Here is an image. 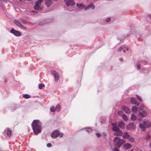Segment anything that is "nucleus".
<instances>
[{
	"label": "nucleus",
	"instance_id": "1",
	"mask_svg": "<svg viewBox=\"0 0 151 151\" xmlns=\"http://www.w3.org/2000/svg\"><path fill=\"white\" fill-rule=\"evenodd\" d=\"M41 125V122L39 120H34L33 121L32 126L35 134L37 135L41 133L42 129Z\"/></svg>",
	"mask_w": 151,
	"mask_h": 151
},
{
	"label": "nucleus",
	"instance_id": "42",
	"mask_svg": "<svg viewBox=\"0 0 151 151\" xmlns=\"http://www.w3.org/2000/svg\"><path fill=\"white\" fill-rule=\"evenodd\" d=\"M96 134L98 137H99L101 136V134L99 133H96Z\"/></svg>",
	"mask_w": 151,
	"mask_h": 151
},
{
	"label": "nucleus",
	"instance_id": "35",
	"mask_svg": "<svg viewBox=\"0 0 151 151\" xmlns=\"http://www.w3.org/2000/svg\"><path fill=\"white\" fill-rule=\"evenodd\" d=\"M20 28H22L24 30H26L27 29V27L25 26H24L22 25V26H21Z\"/></svg>",
	"mask_w": 151,
	"mask_h": 151
},
{
	"label": "nucleus",
	"instance_id": "17",
	"mask_svg": "<svg viewBox=\"0 0 151 151\" xmlns=\"http://www.w3.org/2000/svg\"><path fill=\"white\" fill-rule=\"evenodd\" d=\"M118 125L120 128L123 129L125 127V124L123 122H120L119 123Z\"/></svg>",
	"mask_w": 151,
	"mask_h": 151
},
{
	"label": "nucleus",
	"instance_id": "47",
	"mask_svg": "<svg viewBox=\"0 0 151 151\" xmlns=\"http://www.w3.org/2000/svg\"><path fill=\"white\" fill-rule=\"evenodd\" d=\"M122 111H118V113L119 114H121L122 113Z\"/></svg>",
	"mask_w": 151,
	"mask_h": 151
},
{
	"label": "nucleus",
	"instance_id": "23",
	"mask_svg": "<svg viewBox=\"0 0 151 151\" xmlns=\"http://www.w3.org/2000/svg\"><path fill=\"white\" fill-rule=\"evenodd\" d=\"M6 133V135L8 136L10 135L11 133V131L10 130H9L8 128H6L4 131Z\"/></svg>",
	"mask_w": 151,
	"mask_h": 151
},
{
	"label": "nucleus",
	"instance_id": "24",
	"mask_svg": "<svg viewBox=\"0 0 151 151\" xmlns=\"http://www.w3.org/2000/svg\"><path fill=\"white\" fill-rule=\"evenodd\" d=\"M142 63V62L140 60H139L138 61L137 63V68L138 69L140 68L141 66L140 64Z\"/></svg>",
	"mask_w": 151,
	"mask_h": 151
},
{
	"label": "nucleus",
	"instance_id": "45",
	"mask_svg": "<svg viewBox=\"0 0 151 151\" xmlns=\"http://www.w3.org/2000/svg\"><path fill=\"white\" fill-rule=\"evenodd\" d=\"M89 129V130H91V129H90V127H86V128H83V129Z\"/></svg>",
	"mask_w": 151,
	"mask_h": 151
},
{
	"label": "nucleus",
	"instance_id": "32",
	"mask_svg": "<svg viewBox=\"0 0 151 151\" xmlns=\"http://www.w3.org/2000/svg\"><path fill=\"white\" fill-rule=\"evenodd\" d=\"M44 86V85L43 83H40L39 85V88L40 89H42Z\"/></svg>",
	"mask_w": 151,
	"mask_h": 151
},
{
	"label": "nucleus",
	"instance_id": "46",
	"mask_svg": "<svg viewBox=\"0 0 151 151\" xmlns=\"http://www.w3.org/2000/svg\"><path fill=\"white\" fill-rule=\"evenodd\" d=\"M119 60L121 61H123V59L122 58H120L119 59Z\"/></svg>",
	"mask_w": 151,
	"mask_h": 151
},
{
	"label": "nucleus",
	"instance_id": "10",
	"mask_svg": "<svg viewBox=\"0 0 151 151\" xmlns=\"http://www.w3.org/2000/svg\"><path fill=\"white\" fill-rule=\"evenodd\" d=\"M123 146L126 150H128L131 148L132 147V145L129 143H125L123 145Z\"/></svg>",
	"mask_w": 151,
	"mask_h": 151
},
{
	"label": "nucleus",
	"instance_id": "21",
	"mask_svg": "<svg viewBox=\"0 0 151 151\" xmlns=\"http://www.w3.org/2000/svg\"><path fill=\"white\" fill-rule=\"evenodd\" d=\"M132 111L134 113H136L137 111V108L135 106H134L132 107Z\"/></svg>",
	"mask_w": 151,
	"mask_h": 151
},
{
	"label": "nucleus",
	"instance_id": "51",
	"mask_svg": "<svg viewBox=\"0 0 151 151\" xmlns=\"http://www.w3.org/2000/svg\"><path fill=\"white\" fill-rule=\"evenodd\" d=\"M150 148H151V143H150Z\"/></svg>",
	"mask_w": 151,
	"mask_h": 151
},
{
	"label": "nucleus",
	"instance_id": "54",
	"mask_svg": "<svg viewBox=\"0 0 151 151\" xmlns=\"http://www.w3.org/2000/svg\"><path fill=\"white\" fill-rule=\"evenodd\" d=\"M132 151V150H131V151Z\"/></svg>",
	"mask_w": 151,
	"mask_h": 151
},
{
	"label": "nucleus",
	"instance_id": "28",
	"mask_svg": "<svg viewBox=\"0 0 151 151\" xmlns=\"http://www.w3.org/2000/svg\"><path fill=\"white\" fill-rule=\"evenodd\" d=\"M23 97L25 99H27L30 98V96L27 94H24L23 95Z\"/></svg>",
	"mask_w": 151,
	"mask_h": 151
},
{
	"label": "nucleus",
	"instance_id": "39",
	"mask_svg": "<svg viewBox=\"0 0 151 151\" xmlns=\"http://www.w3.org/2000/svg\"><path fill=\"white\" fill-rule=\"evenodd\" d=\"M111 20V19L110 18H108L106 20V22H109Z\"/></svg>",
	"mask_w": 151,
	"mask_h": 151
},
{
	"label": "nucleus",
	"instance_id": "33",
	"mask_svg": "<svg viewBox=\"0 0 151 151\" xmlns=\"http://www.w3.org/2000/svg\"><path fill=\"white\" fill-rule=\"evenodd\" d=\"M50 111L52 112H54L56 110V109H55V107L53 106H52L50 108Z\"/></svg>",
	"mask_w": 151,
	"mask_h": 151
},
{
	"label": "nucleus",
	"instance_id": "53",
	"mask_svg": "<svg viewBox=\"0 0 151 151\" xmlns=\"http://www.w3.org/2000/svg\"><path fill=\"white\" fill-rule=\"evenodd\" d=\"M40 24H41V22L40 23Z\"/></svg>",
	"mask_w": 151,
	"mask_h": 151
},
{
	"label": "nucleus",
	"instance_id": "9",
	"mask_svg": "<svg viewBox=\"0 0 151 151\" xmlns=\"http://www.w3.org/2000/svg\"><path fill=\"white\" fill-rule=\"evenodd\" d=\"M139 115L143 117H146L147 115V112L144 109H140L139 111Z\"/></svg>",
	"mask_w": 151,
	"mask_h": 151
},
{
	"label": "nucleus",
	"instance_id": "30",
	"mask_svg": "<svg viewBox=\"0 0 151 151\" xmlns=\"http://www.w3.org/2000/svg\"><path fill=\"white\" fill-rule=\"evenodd\" d=\"M56 110L57 111H59L60 110V106L59 104H58L56 107L55 108Z\"/></svg>",
	"mask_w": 151,
	"mask_h": 151
},
{
	"label": "nucleus",
	"instance_id": "52",
	"mask_svg": "<svg viewBox=\"0 0 151 151\" xmlns=\"http://www.w3.org/2000/svg\"><path fill=\"white\" fill-rule=\"evenodd\" d=\"M128 49H129L128 48H127V50H128Z\"/></svg>",
	"mask_w": 151,
	"mask_h": 151
},
{
	"label": "nucleus",
	"instance_id": "36",
	"mask_svg": "<svg viewBox=\"0 0 151 151\" xmlns=\"http://www.w3.org/2000/svg\"><path fill=\"white\" fill-rule=\"evenodd\" d=\"M145 138L146 139H150V136L149 134H147L146 135Z\"/></svg>",
	"mask_w": 151,
	"mask_h": 151
},
{
	"label": "nucleus",
	"instance_id": "14",
	"mask_svg": "<svg viewBox=\"0 0 151 151\" xmlns=\"http://www.w3.org/2000/svg\"><path fill=\"white\" fill-rule=\"evenodd\" d=\"M131 102L133 104H136L137 106L139 105V104L136 101V99L132 98L131 99Z\"/></svg>",
	"mask_w": 151,
	"mask_h": 151
},
{
	"label": "nucleus",
	"instance_id": "48",
	"mask_svg": "<svg viewBox=\"0 0 151 151\" xmlns=\"http://www.w3.org/2000/svg\"><path fill=\"white\" fill-rule=\"evenodd\" d=\"M138 120L139 122H140L141 121V120L140 119H138Z\"/></svg>",
	"mask_w": 151,
	"mask_h": 151
},
{
	"label": "nucleus",
	"instance_id": "50",
	"mask_svg": "<svg viewBox=\"0 0 151 151\" xmlns=\"http://www.w3.org/2000/svg\"><path fill=\"white\" fill-rule=\"evenodd\" d=\"M86 131L88 133L89 132V131H88V130H86Z\"/></svg>",
	"mask_w": 151,
	"mask_h": 151
},
{
	"label": "nucleus",
	"instance_id": "37",
	"mask_svg": "<svg viewBox=\"0 0 151 151\" xmlns=\"http://www.w3.org/2000/svg\"><path fill=\"white\" fill-rule=\"evenodd\" d=\"M90 6H91V5H90V4L87 6L86 7L84 8L85 9V10H87V9H88L90 8Z\"/></svg>",
	"mask_w": 151,
	"mask_h": 151
},
{
	"label": "nucleus",
	"instance_id": "16",
	"mask_svg": "<svg viewBox=\"0 0 151 151\" xmlns=\"http://www.w3.org/2000/svg\"><path fill=\"white\" fill-rule=\"evenodd\" d=\"M52 0H45V4L47 7H49L51 5Z\"/></svg>",
	"mask_w": 151,
	"mask_h": 151
},
{
	"label": "nucleus",
	"instance_id": "18",
	"mask_svg": "<svg viewBox=\"0 0 151 151\" xmlns=\"http://www.w3.org/2000/svg\"><path fill=\"white\" fill-rule=\"evenodd\" d=\"M76 6L78 9H83L85 6L82 3L77 4Z\"/></svg>",
	"mask_w": 151,
	"mask_h": 151
},
{
	"label": "nucleus",
	"instance_id": "19",
	"mask_svg": "<svg viewBox=\"0 0 151 151\" xmlns=\"http://www.w3.org/2000/svg\"><path fill=\"white\" fill-rule=\"evenodd\" d=\"M130 135L127 132H125L123 135V137L124 139H128L130 137Z\"/></svg>",
	"mask_w": 151,
	"mask_h": 151
},
{
	"label": "nucleus",
	"instance_id": "44",
	"mask_svg": "<svg viewBox=\"0 0 151 151\" xmlns=\"http://www.w3.org/2000/svg\"><path fill=\"white\" fill-rule=\"evenodd\" d=\"M21 21L23 23H25L26 22V21L25 20H22V19L21 20Z\"/></svg>",
	"mask_w": 151,
	"mask_h": 151
},
{
	"label": "nucleus",
	"instance_id": "34",
	"mask_svg": "<svg viewBox=\"0 0 151 151\" xmlns=\"http://www.w3.org/2000/svg\"><path fill=\"white\" fill-rule=\"evenodd\" d=\"M90 5H91L90 6V8H91V9H94L95 8V6L94 5H93L92 4H90Z\"/></svg>",
	"mask_w": 151,
	"mask_h": 151
},
{
	"label": "nucleus",
	"instance_id": "27",
	"mask_svg": "<svg viewBox=\"0 0 151 151\" xmlns=\"http://www.w3.org/2000/svg\"><path fill=\"white\" fill-rule=\"evenodd\" d=\"M122 117L123 119L125 121H127L128 120V118L126 115L125 114H123L122 115Z\"/></svg>",
	"mask_w": 151,
	"mask_h": 151
},
{
	"label": "nucleus",
	"instance_id": "26",
	"mask_svg": "<svg viewBox=\"0 0 151 151\" xmlns=\"http://www.w3.org/2000/svg\"><path fill=\"white\" fill-rule=\"evenodd\" d=\"M128 140L130 142H133L134 141V138L132 137H130H130L128 138Z\"/></svg>",
	"mask_w": 151,
	"mask_h": 151
},
{
	"label": "nucleus",
	"instance_id": "6",
	"mask_svg": "<svg viewBox=\"0 0 151 151\" xmlns=\"http://www.w3.org/2000/svg\"><path fill=\"white\" fill-rule=\"evenodd\" d=\"M51 73L54 76L55 82H57L59 80V76L58 73L54 70H52L51 71Z\"/></svg>",
	"mask_w": 151,
	"mask_h": 151
},
{
	"label": "nucleus",
	"instance_id": "7",
	"mask_svg": "<svg viewBox=\"0 0 151 151\" xmlns=\"http://www.w3.org/2000/svg\"><path fill=\"white\" fill-rule=\"evenodd\" d=\"M10 32L17 37L20 36L21 35V33L19 31L16 30L13 28L11 30Z\"/></svg>",
	"mask_w": 151,
	"mask_h": 151
},
{
	"label": "nucleus",
	"instance_id": "38",
	"mask_svg": "<svg viewBox=\"0 0 151 151\" xmlns=\"http://www.w3.org/2000/svg\"><path fill=\"white\" fill-rule=\"evenodd\" d=\"M137 99H138L139 101L140 102L142 101V100L140 98V97L138 96H137Z\"/></svg>",
	"mask_w": 151,
	"mask_h": 151
},
{
	"label": "nucleus",
	"instance_id": "8",
	"mask_svg": "<svg viewBox=\"0 0 151 151\" xmlns=\"http://www.w3.org/2000/svg\"><path fill=\"white\" fill-rule=\"evenodd\" d=\"M126 128L128 130H133L135 129L136 126L133 123H132L127 125Z\"/></svg>",
	"mask_w": 151,
	"mask_h": 151
},
{
	"label": "nucleus",
	"instance_id": "41",
	"mask_svg": "<svg viewBox=\"0 0 151 151\" xmlns=\"http://www.w3.org/2000/svg\"><path fill=\"white\" fill-rule=\"evenodd\" d=\"M30 12L32 13H34L35 14H36L37 13L36 11H32Z\"/></svg>",
	"mask_w": 151,
	"mask_h": 151
},
{
	"label": "nucleus",
	"instance_id": "43",
	"mask_svg": "<svg viewBox=\"0 0 151 151\" xmlns=\"http://www.w3.org/2000/svg\"><path fill=\"white\" fill-rule=\"evenodd\" d=\"M148 16L149 18L151 20V14H148Z\"/></svg>",
	"mask_w": 151,
	"mask_h": 151
},
{
	"label": "nucleus",
	"instance_id": "49",
	"mask_svg": "<svg viewBox=\"0 0 151 151\" xmlns=\"http://www.w3.org/2000/svg\"><path fill=\"white\" fill-rule=\"evenodd\" d=\"M123 52H125V50H123Z\"/></svg>",
	"mask_w": 151,
	"mask_h": 151
},
{
	"label": "nucleus",
	"instance_id": "25",
	"mask_svg": "<svg viewBox=\"0 0 151 151\" xmlns=\"http://www.w3.org/2000/svg\"><path fill=\"white\" fill-rule=\"evenodd\" d=\"M131 119L132 121H135L137 119V117L134 114H132L131 116Z\"/></svg>",
	"mask_w": 151,
	"mask_h": 151
},
{
	"label": "nucleus",
	"instance_id": "40",
	"mask_svg": "<svg viewBox=\"0 0 151 151\" xmlns=\"http://www.w3.org/2000/svg\"><path fill=\"white\" fill-rule=\"evenodd\" d=\"M47 146L48 147H50L51 146V144L50 143H47Z\"/></svg>",
	"mask_w": 151,
	"mask_h": 151
},
{
	"label": "nucleus",
	"instance_id": "20",
	"mask_svg": "<svg viewBox=\"0 0 151 151\" xmlns=\"http://www.w3.org/2000/svg\"><path fill=\"white\" fill-rule=\"evenodd\" d=\"M15 24L18 27H20L22 26L21 22L18 20H15L14 21Z\"/></svg>",
	"mask_w": 151,
	"mask_h": 151
},
{
	"label": "nucleus",
	"instance_id": "29",
	"mask_svg": "<svg viewBox=\"0 0 151 151\" xmlns=\"http://www.w3.org/2000/svg\"><path fill=\"white\" fill-rule=\"evenodd\" d=\"M126 46L123 45L120 47L118 50L119 52H120L122 50L125 48Z\"/></svg>",
	"mask_w": 151,
	"mask_h": 151
},
{
	"label": "nucleus",
	"instance_id": "5",
	"mask_svg": "<svg viewBox=\"0 0 151 151\" xmlns=\"http://www.w3.org/2000/svg\"><path fill=\"white\" fill-rule=\"evenodd\" d=\"M64 1L67 6H73L75 4V3L74 0H64Z\"/></svg>",
	"mask_w": 151,
	"mask_h": 151
},
{
	"label": "nucleus",
	"instance_id": "31",
	"mask_svg": "<svg viewBox=\"0 0 151 151\" xmlns=\"http://www.w3.org/2000/svg\"><path fill=\"white\" fill-rule=\"evenodd\" d=\"M111 151H119L116 147H114L113 148L111 147Z\"/></svg>",
	"mask_w": 151,
	"mask_h": 151
},
{
	"label": "nucleus",
	"instance_id": "2",
	"mask_svg": "<svg viewBox=\"0 0 151 151\" xmlns=\"http://www.w3.org/2000/svg\"><path fill=\"white\" fill-rule=\"evenodd\" d=\"M113 142L114 145L119 148L121 145L125 142V141L123 139H121L119 137H116L114 138Z\"/></svg>",
	"mask_w": 151,
	"mask_h": 151
},
{
	"label": "nucleus",
	"instance_id": "13",
	"mask_svg": "<svg viewBox=\"0 0 151 151\" xmlns=\"http://www.w3.org/2000/svg\"><path fill=\"white\" fill-rule=\"evenodd\" d=\"M123 134V132L119 129L114 132V134L117 136H121Z\"/></svg>",
	"mask_w": 151,
	"mask_h": 151
},
{
	"label": "nucleus",
	"instance_id": "3",
	"mask_svg": "<svg viewBox=\"0 0 151 151\" xmlns=\"http://www.w3.org/2000/svg\"><path fill=\"white\" fill-rule=\"evenodd\" d=\"M64 135V134L62 132L60 133L58 130H55L52 132L51 134V137L54 139L56 138L58 136L62 137Z\"/></svg>",
	"mask_w": 151,
	"mask_h": 151
},
{
	"label": "nucleus",
	"instance_id": "11",
	"mask_svg": "<svg viewBox=\"0 0 151 151\" xmlns=\"http://www.w3.org/2000/svg\"><path fill=\"white\" fill-rule=\"evenodd\" d=\"M143 123L147 128L150 127L151 125L150 121L147 119H144L143 122Z\"/></svg>",
	"mask_w": 151,
	"mask_h": 151
},
{
	"label": "nucleus",
	"instance_id": "15",
	"mask_svg": "<svg viewBox=\"0 0 151 151\" xmlns=\"http://www.w3.org/2000/svg\"><path fill=\"white\" fill-rule=\"evenodd\" d=\"M122 109L123 111L127 113H129L130 112V109L125 106H123Z\"/></svg>",
	"mask_w": 151,
	"mask_h": 151
},
{
	"label": "nucleus",
	"instance_id": "22",
	"mask_svg": "<svg viewBox=\"0 0 151 151\" xmlns=\"http://www.w3.org/2000/svg\"><path fill=\"white\" fill-rule=\"evenodd\" d=\"M139 127L142 130L144 131L145 130V127H146L144 124L140 123L139 124Z\"/></svg>",
	"mask_w": 151,
	"mask_h": 151
},
{
	"label": "nucleus",
	"instance_id": "12",
	"mask_svg": "<svg viewBox=\"0 0 151 151\" xmlns=\"http://www.w3.org/2000/svg\"><path fill=\"white\" fill-rule=\"evenodd\" d=\"M111 125L112 126V129L113 131L115 132L119 129V128L117 126V124L116 123H112L111 124Z\"/></svg>",
	"mask_w": 151,
	"mask_h": 151
},
{
	"label": "nucleus",
	"instance_id": "4",
	"mask_svg": "<svg viewBox=\"0 0 151 151\" xmlns=\"http://www.w3.org/2000/svg\"><path fill=\"white\" fill-rule=\"evenodd\" d=\"M42 0H38L35 4L34 8L35 10L41 11L42 9V7L41 6V3Z\"/></svg>",
	"mask_w": 151,
	"mask_h": 151
}]
</instances>
